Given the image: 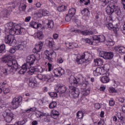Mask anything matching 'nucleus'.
Here are the masks:
<instances>
[{
  "label": "nucleus",
  "instance_id": "52",
  "mask_svg": "<svg viewBox=\"0 0 125 125\" xmlns=\"http://www.w3.org/2000/svg\"><path fill=\"white\" fill-rule=\"evenodd\" d=\"M114 44H115V42L113 41L112 40H110L109 41H107L106 45L108 46H113Z\"/></svg>",
  "mask_w": 125,
  "mask_h": 125
},
{
  "label": "nucleus",
  "instance_id": "14",
  "mask_svg": "<svg viewBox=\"0 0 125 125\" xmlns=\"http://www.w3.org/2000/svg\"><path fill=\"white\" fill-rule=\"evenodd\" d=\"M4 42L6 43L7 44H9L11 45L14 42H16L15 39H13L12 38V36L11 35H7L5 37V39L4 40Z\"/></svg>",
  "mask_w": 125,
  "mask_h": 125
},
{
  "label": "nucleus",
  "instance_id": "26",
  "mask_svg": "<svg viewBox=\"0 0 125 125\" xmlns=\"http://www.w3.org/2000/svg\"><path fill=\"white\" fill-rule=\"evenodd\" d=\"M43 45V43L42 42H39V44L35 45V50L36 52H40L42 49V46Z\"/></svg>",
  "mask_w": 125,
  "mask_h": 125
},
{
  "label": "nucleus",
  "instance_id": "48",
  "mask_svg": "<svg viewBox=\"0 0 125 125\" xmlns=\"http://www.w3.org/2000/svg\"><path fill=\"white\" fill-rule=\"evenodd\" d=\"M115 104L116 103L115 102V100L113 98H111L109 100V106H111V107H113V106H114Z\"/></svg>",
  "mask_w": 125,
  "mask_h": 125
},
{
  "label": "nucleus",
  "instance_id": "21",
  "mask_svg": "<svg viewBox=\"0 0 125 125\" xmlns=\"http://www.w3.org/2000/svg\"><path fill=\"white\" fill-rule=\"evenodd\" d=\"M15 26H18V25H17L16 24L14 23L13 22L10 21V22L5 24L4 27L6 31H8V30L9 31V30H11V29L14 28Z\"/></svg>",
  "mask_w": 125,
  "mask_h": 125
},
{
  "label": "nucleus",
  "instance_id": "12",
  "mask_svg": "<svg viewBox=\"0 0 125 125\" xmlns=\"http://www.w3.org/2000/svg\"><path fill=\"white\" fill-rule=\"evenodd\" d=\"M106 38L103 35H95L93 37V42H104Z\"/></svg>",
  "mask_w": 125,
  "mask_h": 125
},
{
  "label": "nucleus",
  "instance_id": "28",
  "mask_svg": "<svg viewBox=\"0 0 125 125\" xmlns=\"http://www.w3.org/2000/svg\"><path fill=\"white\" fill-rule=\"evenodd\" d=\"M96 66H102L103 65V60L98 58L94 60Z\"/></svg>",
  "mask_w": 125,
  "mask_h": 125
},
{
  "label": "nucleus",
  "instance_id": "45",
  "mask_svg": "<svg viewBox=\"0 0 125 125\" xmlns=\"http://www.w3.org/2000/svg\"><path fill=\"white\" fill-rule=\"evenodd\" d=\"M26 7H27V5H26V4H22L19 7V10H21V11H25V10H26Z\"/></svg>",
  "mask_w": 125,
  "mask_h": 125
},
{
  "label": "nucleus",
  "instance_id": "46",
  "mask_svg": "<svg viewBox=\"0 0 125 125\" xmlns=\"http://www.w3.org/2000/svg\"><path fill=\"white\" fill-rule=\"evenodd\" d=\"M5 52V45L2 44L0 46V53H3Z\"/></svg>",
  "mask_w": 125,
  "mask_h": 125
},
{
  "label": "nucleus",
  "instance_id": "56",
  "mask_svg": "<svg viewBox=\"0 0 125 125\" xmlns=\"http://www.w3.org/2000/svg\"><path fill=\"white\" fill-rule=\"evenodd\" d=\"M37 37L39 39V40H42L43 37L42 32L39 31L37 32Z\"/></svg>",
  "mask_w": 125,
  "mask_h": 125
},
{
  "label": "nucleus",
  "instance_id": "19",
  "mask_svg": "<svg viewBox=\"0 0 125 125\" xmlns=\"http://www.w3.org/2000/svg\"><path fill=\"white\" fill-rule=\"evenodd\" d=\"M26 44L27 41H22L18 45L16 46V49L17 50H23L26 47Z\"/></svg>",
  "mask_w": 125,
  "mask_h": 125
},
{
  "label": "nucleus",
  "instance_id": "50",
  "mask_svg": "<svg viewBox=\"0 0 125 125\" xmlns=\"http://www.w3.org/2000/svg\"><path fill=\"white\" fill-rule=\"evenodd\" d=\"M37 22L36 21H31L29 23L30 26L32 27V28H34V29H36L37 28Z\"/></svg>",
  "mask_w": 125,
  "mask_h": 125
},
{
  "label": "nucleus",
  "instance_id": "6",
  "mask_svg": "<svg viewBox=\"0 0 125 125\" xmlns=\"http://www.w3.org/2000/svg\"><path fill=\"white\" fill-rule=\"evenodd\" d=\"M23 98L21 96H18L14 98L11 103V105L13 106V109L15 110L19 107L20 104L22 103Z\"/></svg>",
  "mask_w": 125,
  "mask_h": 125
},
{
  "label": "nucleus",
  "instance_id": "64",
  "mask_svg": "<svg viewBox=\"0 0 125 125\" xmlns=\"http://www.w3.org/2000/svg\"><path fill=\"white\" fill-rule=\"evenodd\" d=\"M35 15L37 16L39 18H42V13L40 12H36L35 13Z\"/></svg>",
  "mask_w": 125,
  "mask_h": 125
},
{
  "label": "nucleus",
  "instance_id": "51",
  "mask_svg": "<svg viewBox=\"0 0 125 125\" xmlns=\"http://www.w3.org/2000/svg\"><path fill=\"white\" fill-rule=\"evenodd\" d=\"M47 66L48 67V72H51L52 70H53V66L50 62H48L47 64Z\"/></svg>",
  "mask_w": 125,
  "mask_h": 125
},
{
  "label": "nucleus",
  "instance_id": "29",
  "mask_svg": "<svg viewBox=\"0 0 125 125\" xmlns=\"http://www.w3.org/2000/svg\"><path fill=\"white\" fill-rule=\"evenodd\" d=\"M28 85L29 86H30V87H31L32 88H34L36 87V86H37V83L34 82V79H33V77H30L29 78V83Z\"/></svg>",
  "mask_w": 125,
  "mask_h": 125
},
{
  "label": "nucleus",
  "instance_id": "36",
  "mask_svg": "<svg viewBox=\"0 0 125 125\" xmlns=\"http://www.w3.org/2000/svg\"><path fill=\"white\" fill-rule=\"evenodd\" d=\"M88 85V82L85 81L81 84V90L86 89V87Z\"/></svg>",
  "mask_w": 125,
  "mask_h": 125
},
{
  "label": "nucleus",
  "instance_id": "40",
  "mask_svg": "<svg viewBox=\"0 0 125 125\" xmlns=\"http://www.w3.org/2000/svg\"><path fill=\"white\" fill-rule=\"evenodd\" d=\"M67 7L64 5H62L58 7V10L60 12L64 11Z\"/></svg>",
  "mask_w": 125,
  "mask_h": 125
},
{
  "label": "nucleus",
  "instance_id": "13",
  "mask_svg": "<svg viewBox=\"0 0 125 125\" xmlns=\"http://www.w3.org/2000/svg\"><path fill=\"white\" fill-rule=\"evenodd\" d=\"M115 8H116V5L115 4L108 5L106 8V12L107 14L112 16V14H113L114 11H115Z\"/></svg>",
  "mask_w": 125,
  "mask_h": 125
},
{
  "label": "nucleus",
  "instance_id": "2",
  "mask_svg": "<svg viewBox=\"0 0 125 125\" xmlns=\"http://www.w3.org/2000/svg\"><path fill=\"white\" fill-rule=\"evenodd\" d=\"M48 46L52 50H45L44 54L46 55V59H48L49 62H52V60L56 58V52L54 50H58V47L55 46L53 39L51 38H48L46 41Z\"/></svg>",
  "mask_w": 125,
  "mask_h": 125
},
{
  "label": "nucleus",
  "instance_id": "58",
  "mask_svg": "<svg viewBox=\"0 0 125 125\" xmlns=\"http://www.w3.org/2000/svg\"><path fill=\"white\" fill-rule=\"evenodd\" d=\"M72 17L71 16L69 15V14H68L66 17H65V21H67V22H69L70 21H71V19H72Z\"/></svg>",
  "mask_w": 125,
  "mask_h": 125
},
{
  "label": "nucleus",
  "instance_id": "10",
  "mask_svg": "<svg viewBox=\"0 0 125 125\" xmlns=\"http://www.w3.org/2000/svg\"><path fill=\"white\" fill-rule=\"evenodd\" d=\"M35 55H31L28 56L26 58V63H24L27 67H31L35 63Z\"/></svg>",
  "mask_w": 125,
  "mask_h": 125
},
{
  "label": "nucleus",
  "instance_id": "42",
  "mask_svg": "<svg viewBox=\"0 0 125 125\" xmlns=\"http://www.w3.org/2000/svg\"><path fill=\"white\" fill-rule=\"evenodd\" d=\"M57 106V103L56 102H53L51 103L49 105V108L50 109H53Z\"/></svg>",
  "mask_w": 125,
  "mask_h": 125
},
{
  "label": "nucleus",
  "instance_id": "3",
  "mask_svg": "<svg viewBox=\"0 0 125 125\" xmlns=\"http://www.w3.org/2000/svg\"><path fill=\"white\" fill-rule=\"evenodd\" d=\"M90 54L88 52H84L82 55L78 54L76 58V62L78 64H83L85 61H87L89 59Z\"/></svg>",
  "mask_w": 125,
  "mask_h": 125
},
{
  "label": "nucleus",
  "instance_id": "9",
  "mask_svg": "<svg viewBox=\"0 0 125 125\" xmlns=\"http://www.w3.org/2000/svg\"><path fill=\"white\" fill-rule=\"evenodd\" d=\"M100 57H102L107 60H111L114 57L113 52H107L104 51H101L99 53Z\"/></svg>",
  "mask_w": 125,
  "mask_h": 125
},
{
  "label": "nucleus",
  "instance_id": "61",
  "mask_svg": "<svg viewBox=\"0 0 125 125\" xmlns=\"http://www.w3.org/2000/svg\"><path fill=\"white\" fill-rule=\"evenodd\" d=\"M17 50V49H16V47H13L12 48H11L9 50V52L10 53H15V51Z\"/></svg>",
  "mask_w": 125,
  "mask_h": 125
},
{
  "label": "nucleus",
  "instance_id": "57",
  "mask_svg": "<svg viewBox=\"0 0 125 125\" xmlns=\"http://www.w3.org/2000/svg\"><path fill=\"white\" fill-rule=\"evenodd\" d=\"M49 95L51 97L53 98H55V97H57V93L55 92H52L50 93Z\"/></svg>",
  "mask_w": 125,
  "mask_h": 125
},
{
  "label": "nucleus",
  "instance_id": "24",
  "mask_svg": "<svg viewBox=\"0 0 125 125\" xmlns=\"http://www.w3.org/2000/svg\"><path fill=\"white\" fill-rule=\"evenodd\" d=\"M115 51H117L119 53H123L125 54V47L121 46H115L114 48Z\"/></svg>",
  "mask_w": 125,
  "mask_h": 125
},
{
  "label": "nucleus",
  "instance_id": "4",
  "mask_svg": "<svg viewBox=\"0 0 125 125\" xmlns=\"http://www.w3.org/2000/svg\"><path fill=\"white\" fill-rule=\"evenodd\" d=\"M107 23H105L106 27L108 28V30H113L114 33H115V35H118V31L120 30L118 27H115L114 25H113V16H109L106 18Z\"/></svg>",
  "mask_w": 125,
  "mask_h": 125
},
{
  "label": "nucleus",
  "instance_id": "30",
  "mask_svg": "<svg viewBox=\"0 0 125 125\" xmlns=\"http://www.w3.org/2000/svg\"><path fill=\"white\" fill-rule=\"evenodd\" d=\"M82 94L84 96H87V95H89L90 93V88H88V89H85L84 90H81Z\"/></svg>",
  "mask_w": 125,
  "mask_h": 125
},
{
  "label": "nucleus",
  "instance_id": "22",
  "mask_svg": "<svg viewBox=\"0 0 125 125\" xmlns=\"http://www.w3.org/2000/svg\"><path fill=\"white\" fill-rule=\"evenodd\" d=\"M17 25L15 26V35H25V29H20L21 28L20 26H19V29L17 28Z\"/></svg>",
  "mask_w": 125,
  "mask_h": 125
},
{
  "label": "nucleus",
  "instance_id": "44",
  "mask_svg": "<svg viewBox=\"0 0 125 125\" xmlns=\"http://www.w3.org/2000/svg\"><path fill=\"white\" fill-rule=\"evenodd\" d=\"M9 32L10 34V35L12 37V36H15V26L13 27V28H11L9 30Z\"/></svg>",
  "mask_w": 125,
  "mask_h": 125
},
{
  "label": "nucleus",
  "instance_id": "32",
  "mask_svg": "<svg viewBox=\"0 0 125 125\" xmlns=\"http://www.w3.org/2000/svg\"><path fill=\"white\" fill-rule=\"evenodd\" d=\"M83 36H90L94 34L93 31L91 30H85L83 31L82 32Z\"/></svg>",
  "mask_w": 125,
  "mask_h": 125
},
{
  "label": "nucleus",
  "instance_id": "23",
  "mask_svg": "<svg viewBox=\"0 0 125 125\" xmlns=\"http://www.w3.org/2000/svg\"><path fill=\"white\" fill-rule=\"evenodd\" d=\"M101 68L102 69L104 75L105 74L109 73L108 71L110 69V65L108 63L105 64L103 67H101Z\"/></svg>",
  "mask_w": 125,
  "mask_h": 125
},
{
  "label": "nucleus",
  "instance_id": "31",
  "mask_svg": "<svg viewBox=\"0 0 125 125\" xmlns=\"http://www.w3.org/2000/svg\"><path fill=\"white\" fill-rule=\"evenodd\" d=\"M43 121L46 123H49L50 122V118L51 116L49 115V114L45 113V115L43 116Z\"/></svg>",
  "mask_w": 125,
  "mask_h": 125
},
{
  "label": "nucleus",
  "instance_id": "8",
  "mask_svg": "<svg viewBox=\"0 0 125 125\" xmlns=\"http://www.w3.org/2000/svg\"><path fill=\"white\" fill-rule=\"evenodd\" d=\"M37 78L39 80H44L45 82L48 83H52L54 81V77L51 74H47L45 75H38Z\"/></svg>",
  "mask_w": 125,
  "mask_h": 125
},
{
  "label": "nucleus",
  "instance_id": "7",
  "mask_svg": "<svg viewBox=\"0 0 125 125\" xmlns=\"http://www.w3.org/2000/svg\"><path fill=\"white\" fill-rule=\"evenodd\" d=\"M69 92L73 98H78L80 93V90L78 88L73 86H69Z\"/></svg>",
  "mask_w": 125,
  "mask_h": 125
},
{
  "label": "nucleus",
  "instance_id": "60",
  "mask_svg": "<svg viewBox=\"0 0 125 125\" xmlns=\"http://www.w3.org/2000/svg\"><path fill=\"white\" fill-rule=\"evenodd\" d=\"M42 16H46L48 15V12L46 10L42 9Z\"/></svg>",
  "mask_w": 125,
  "mask_h": 125
},
{
  "label": "nucleus",
  "instance_id": "18",
  "mask_svg": "<svg viewBox=\"0 0 125 125\" xmlns=\"http://www.w3.org/2000/svg\"><path fill=\"white\" fill-rule=\"evenodd\" d=\"M54 74H55V75L57 77H58V76H62V75L65 74V70L62 67H59L54 70Z\"/></svg>",
  "mask_w": 125,
  "mask_h": 125
},
{
  "label": "nucleus",
  "instance_id": "54",
  "mask_svg": "<svg viewBox=\"0 0 125 125\" xmlns=\"http://www.w3.org/2000/svg\"><path fill=\"white\" fill-rule=\"evenodd\" d=\"M8 10L7 9H4V11H2L1 14H3V17H6L8 15Z\"/></svg>",
  "mask_w": 125,
  "mask_h": 125
},
{
  "label": "nucleus",
  "instance_id": "27",
  "mask_svg": "<svg viewBox=\"0 0 125 125\" xmlns=\"http://www.w3.org/2000/svg\"><path fill=\"white\" fill-rule=\"evenodd\" d=\"M28 68H29V66H27L25 63L22 65L21 67V69L19 71V73H20L21 75H23V74H24L27 72V70H28Z\"/></svg>",
  "mask_w": 125,
  "mask_h": 125
},
{
  "label": "nucleus",
  "instance_id": "5",
  "mask_svg": "<svg viewBox=\"0 0 125 125\" xmlns=\"http://www.w3.org/2000/svg\"><path fill=\"white\" fill-rule=\"evenodd\" d=\"M3 117L6 123H11L12 120L14 119V114H13V113L11 112L10 109H7L4 111Z\"/></svg>",
  "mask_w": 125,
  "mask_h": 125
},
{
  "label": "nucleus",
  "instance_id": "34",
  "mask_svg": "<svg viewBox=\"0 0 125 125\" xmlns=\"http://www.w3.org/2000/svg\"><path fill=\"white\" fill-rule=\"evenodd\" d=\"M76 118L79 119H83V112L82 111H78L76 114Z\"/></svg>",
  "mask_w": 125,
  "mask_h": 125
},
{
  "label": "nucleus",
  "instance_id": "1",
  "mask_svg": "<svg viewBox=\"0 0 125 125\" xmlns=\"http://www.w3.org/2000/svg\"><path fill=\"white\" fill-rule=\"evenodd\" d=\"M5 60L7 65L4 66L1 70L3 74L7 75L8 73L16 72L20 68V65H18L17 61L16 60H12L11 56H7L5 58Z\"/></svg>",
  "mask_w": 125,
  "mask_h": 125
},
{
  "label": "nucleus",
  "instance_id": "15",
  "mask_svg": "<svg viewBox=\"0 0 125 125\" xmlns=\"http://www.w3.org/2000/svg\"><path fill=\"white\" fill-rule=\"evenodd\" d=\"M110 73H104V75H102L101 77L100 81L103 83H108L110 82V78H109V76Z\"/></svg>",
  "mask_w": 125,
  "mask_h": 125
},
{
  "label": "nucleus",
  "instance_id": "35",
  "mask_svg": "<svg viewBox=\"0 0 125 125\" xmlns=\"http://www.w3.org/2000/svg\"><path fill=\"white\" fill-rule=\"evenodd\" d=\"M7 87V83L6 81L3 82V83H0V93L2 92V88L4 87Z\"/></svg>",
  "mask_w": 125,
  "mask_h": 125
},
{
  "label": "nucleus",
  "instance_id": "43",
  "mask_svg": "<svg viewBox=\"0 0 125 125\" xmlns=\"http://www.w3.org/2000/svg\"><path fill=\"white\" fill-rule=\"evenodd\" d=\"M110 93H117L118 91L114 87H110L108 89Z\"/></svg>",
  "mask_w": 125,
  "mask_h": 125
},
{
  "label": "nucleus",
  "instance_id": "63",
  "mask_svg": "<svg viewBox=\"0 0 125 125\" xmlns=\"http://www.w3.org/2000/svg\"><path fill=\"white\" fill-rule=\"evenodd\" d=\"M84 42H86V43H89V44H93V42H92L91 41H90V39H88L87 38L84 39Z\"/></svg>",
  "mask_w": 125,
  "mask_h": 125
},
{
  "label": "nucleus",
  "instance_id": "62",
  "mask_svg": "<svg viewBox=\"0 0 125 125\" xmlns=\"http://www.w3.org/2000/svg\"><path fill=\"white\" fill-rule=\"evenodd\" d=\"M117 117L119 120H120V122H123L124 117L122 116L121 113H119L117 114Z\"/></svg>",
  "mask_w": 125,
  "mask_h": 125
},
{
  "label": "nucleus",
  "instance_id": "17",
  "mask_svg": "<svg viewBox=\"0 0 125 125\" xmlns=\"http://www.w3.org/2000/svg\"><path fill=\"white\" fill-rule=\"evenodd\" d=\"M69 82L71 85H73L72 86L77 87L79 85V82H78V80L77 79L75 78L73 76H71L70 77L69 79Z\"/></svg>",
  "mask_w": 125,
  "mask_h": 125
},
{
  "label": "nucleus",
  "instance_id": "25",
  "mask_svg": "<svg viewBox=\"0 0 125 125\" xmlns=\"http://www.w3.org/2000/svg\"><path fill=\"white\" fill-rule=\"evenodd\" d=\"M51 117H52V118L55 120L57 119L58 117H59V112L54 109L52 110L51 112Z\"/></svg>",
  "mask_w": 125,
  "mask_h": 125
},
{
  "label": "nucleus",
  "instance_id": "59",
  "mask_svg": "<svg viewBox=\"0 0 125 125\" xmlns=\"http://www.w3.org/2000/svg\"><path fill=\"white\" fill-rule=\"evenodd\" d=\"M34 57L35 61L37 60V61H39V60L41 59V55H40V54L36 53Z\"/></svg>",
  "mask_w": 125,
  "mask_h": 125
},
{
  "label": "nucleus",
  "instance_id": "38",
  "mask_svg": "<svg viewBox=\"0 0 125 125\" xmlns=\"http://www.w3.org/2000/svg\"><path fill=\"white\" fill-rule=\"evenodd\" d=\"M3 91L4 94H7L10 92V89L8 88V84H7V86H5V87L3 88Z\"/></svg>",
  "mask_w": 125,
  "mask_h": 125
},
{
  "label": "nucleus",
  "instance_id": "11",
  "mask_svg": "<svg viewBox=\"0 0 125 125\" xmlns=\"http://www.w3.org/2000/svg\"><path fill=\"white\" fill-rule=\"evenodd\" d=\"M55 90L59 93H64L67 90V87L65 85H62L61 84H59L56 85Z\"/></svg>",
  "mask_w": 125,
  "mask_h": 125
},
{
  "label": "nucleus",
  "instance_id": "37",
  "mask_svg": "<svg viewBox=\"0 0 125 125\" xmlns=\"http://www.w3.org/2000/svg\"><path fill=\"white\" fill-rule=\"evenodd\" d=\"M71 33H74V34H81V35H83V31L80 29H71Z\"/></svg>",
  "mask_w": 125,
  "mask_h": 125
},
{
  "label": "nucleus",
  "instance_id": "53",
  "mask_svg": "<svg viewBox=\"0 0 125 125\" xmlns=\"http://www.w3.org/2000/svg\"><path fill=\"white\" fill-rule=\"evenodd\" d=\"M81 3H83L85 5H87L90 2L89 0H80Z\"/></svg>",
  "mask_w": 125,
  "mask_h": 125
},
{
  "label": "nucleus",
  "instance_id": "47",
  "mask_svg": "<svg viewBox=\"0 0 125 125\" xmlns=\"http://www.w3.org/2000/svg\"><path fill=\"white\" fill-rule=\"evenodd\" d=\"M105 122L102 120L100 121L94 122L93 125H104Z\"/></svg>",
  "mask_w": 125,
  "mask_h": 125
},
{
  "label": "nucleus",
  "instance_id": "33",
  "mask_svg": "<svg viewBox=\"0 0 125 125\" xmlns=\"http://www.w3.org/2000/svg\"><path fill=\"white\" fill-rule=\"evenodd\" d=\"M76 14V9L75 8H71L68 10V15L70 16L71 17H73L74 15Z\"/></svg>",
  "mask_w": 125,
  "mask_h": 125
},
{
  "label": "nucleus",
  "instance_id": "41",
  "mask_svg": "<svg viewBox=\"0 0 125 125\" xmlns=\"http://www.w3.org/2000/svg\"><path fill=\"white\" fill-rule=\"evenodd\" d=\"M54 26V22L53 21H49L48 23H47V27L49 29H52Z\"/></svg>",
  "mask_w": 125,
  "mask_h": 125
},
{
  "label": "nucleus",
  "instance_id": "49",
  "mask_svg": "<svg viewBox=\"0 0 125 125\" xmlns=\"http://www.w3.org/2000/svg\"><path fill=\"white\" fill-rule=\"evenodd\" d=\"M36 115L37 118H41V117H43L44 116H45V113L38 112L36 113Z\"/></svg>",
  "mask_w": 125,
  "mask_h": 125
},
{
  "label": "nucleus",
  "instance_id": "16",
  "mask_svg": "<svg viewBox=\"0 0 125 125\" xmlns=\"http://www.w3.org/2000/svg\"><path fill=\"white\" fill-rule=\"evenodd\" d=\"M27 70H29L27 72V75H29V76L34 75L36 72H40V69H39L37 66H29L28 68H27Z\"/></svg>",
  "mask_w": 125,
  "mask_h": 125
},
{
  "label": "nucleus",
  "instance_id": "20",
  "mask_svg": "<svg viewBox=\"0 0 125 125\" xmlns=\"http://www.w3.org/2000/svg\"><path fill=\"white\" fill-rule=\"evenodd\" d=\"M93 75L95 77H98V76L104 75V73L102 71L101 67H97L96 70L93 71Z\"/></svg>",
  "mask_w": 125,
  "mask_h": 125
},
{
  "label": "nucleus",
  "instance_id": "39",
  "mask_svg": "<svg viewBox=\"0 0 125 125\" xmlns=\"http://www.w3.org/2000/svg\"><path fill=\"white\" fill-rule=\"evenodd\" d=\"M35 111H36V107H33L23 110V113H30V112H35Z\"/></svg>",
  "mask_w": 125,
  "mask_h": 125
},
{
  "label": "nucleus",
  "instance_id": "55",
  "mask_svg": "<svg viewBox=\"0 0 125 125\" xmlns=\"http://www.w3.org/2000/svg\"><path fill=\"white\" fill-rule=\"evenodd\" d=\"M81 12L83 15H86V14H88L89 11L88 10V9L85 8L82 10Z\"/></svg>",
  "mask_w": 125,
  "mask_h": 125
}]
</instances>
